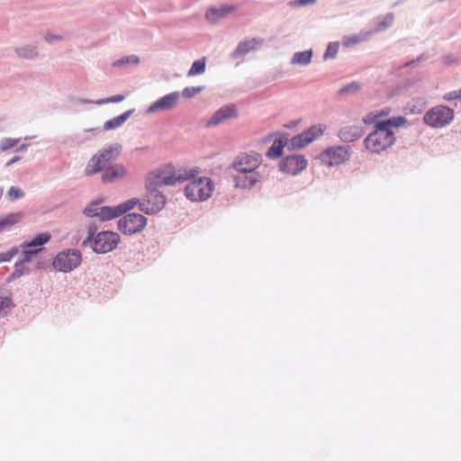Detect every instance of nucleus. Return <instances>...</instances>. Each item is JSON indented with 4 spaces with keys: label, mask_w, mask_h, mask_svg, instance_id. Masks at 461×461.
Here are the masks:
<instances>
[{
    "label": "nucleus",
    "mask_w": 461,
    "mask_h": 461,
    "mask_svg": "<svg viewBox=\"0 0 461 461\" xmlns=\"http://www.w3.org/2000/svg\"><path fill=\"white\" fill-rule=\"evenodd\" d=\"M378 118V115L375 112H371L369 113H367L364 118H363V122L364 123L366 124H372L374 122H375L376 119Z\"/></svg>",
    "instance_id": "a19ab883"
},
{
    "label": "nucleus",
    "mask_w": 461,
    "mask_h": 461,
    "mask_svg": "<svg viewBox=\"0 0 461 461\" xmlns=\"http://www.w3.org/2000/svg\"><path fill=\"white\" fill-rule=\"evenodd\" d=\"M237 7L234 5H221L220 7L210 8L206 12V19L211 23H217L220 20L227 17L229 14L234 13Z\"/></svg>",
    "instance_id": "6ab92c4d"
},
{
    "label": "nucleus",
    "mask_w": 461,
    "mask_h": 461,
    "mask_svg": "<svg viewBox=\"0 0 461 461\" xmlns=\"http://www.w3.org/2000/svg\"><path fill=\"white\" fill-rule=\"evenodd\" d=\"M348 157L347 146H330L321 154L320 159L323 164L332 167L343 163Z\"/></svg>",
    "instance_id": "f8f14e48"
},
{
    "label": "nucleus",
    "mask_w": 461,
    "mask_h": 461,
    "mask_svg": "<svg viewBox=\"0 0 461 461\" xmlns=\"http://www.w3.org/2000/svg\"><path fill=\"white\" fill-rule=\"evenodd\" d=\"M179 93L173 92L157 100L149 107V112L155 113L158 111H166L174 108L179 100Z\"/></svg>",
    "instance_id": "dca6fc26"
},
{
    "label": "nucleus",
    "mask_w": 461,
    "mask_h": 461,
    "mask_svg": "<svg viewBox=\"0 0 461 461\" xmlns=\"http://www.w3.org/2000/svg\"><path fill=\"white\" fill-rule=\"evenodd\" d=\"M339 51V43L338 42H330L328 45V48L324 53V59L335 58Z\"/></svg>",
    "instance_id": "72a5a7b5"
},
{
    "label": "nucleus",
    "mask_w": 461,
    "mask_h": 461,
    "mask_svg": "<svg viewBox=\"0 0 461 461\" xmlns=\"http://www.w3.org/2000/svg\"><path fill=\"white\" fill-rule=\"evenodd\" d=\"M205 71V58L195 60L191 68L189 69L187 75L188 77H194L196 75L203 74Z\"/></svg>",
    "instance_id": "c85d7f7f"
},
{
    "label": "nucleus",
    "mask_w": 461,
    "mask_h": 461,
    "mask_svg": "<svg viewBox=\"0 0 461 461\" xmlns=\"http://www.w3.org/2000/svg\"><path fill=\"white\" fill-rule=\"evenodd\" d=\"M386 147H387V146H383V147H382L381 149H379L371 150V151H372V152H380L381 150H384Z\"/></svg>",
    "instance_id": "8fccbe9b"
},
{
    "label": "nucleus",
    "mask_w": 461,
    "mask_h": 461,
    "mask_svg": "<svg viewBox=\"0 0 461 461\" xmlns=\"http://www.w3.org/2000/svg\"><path fill=\"white\" fill-rule=\"evenodd\" d=\"M140 203L141 199L132 197L116 206H113V219L118 218L121 215L130 212L131 210L134 209L137 205H139V208L140 209Z\"/></svg>",
    "instance_id": "4be33fe9"
},
{
    "label": "nucleus",
    "mask_w": 461,
    "mask_h": 461,
    "mask_svg": "<svg viewBox=\"0 0 461 461\" xmlns=\"http://www.w3.org/2000/svg\"><path fill=\"white\" fill-rule=\"evenodd\" d=\"M308 161L304 156L293 153L284 157L279 163L281 172L290 175H297L307 167Z\"/></svg>",
    "instance_id": "9b49d317"
},
{
    "label": "nucleus",
    "mask_w": 461,
    "mask_h": 461,
    "mask_svg": "<svg viewBox=\"0 0 461 461\" xmlns=\"http://www.w3.org/2000/svg\"><path fill=\"white\" fill-rule=\"evenodd\" d=\"M20 159H21V157H19V156L13 157L9 161L6 162V167H10L11 165L19 161Z\"/></svg>",
    "instance_id": "de8ad7c7"
},
{
    "label": "nucleus",
    "mask_w": 461,
    "mask_h": 461,
    "mask_svg": "<svg viewBox=\"0 0 461 461\" xmlns=\"http://www.w3.org/2000/svg\"><path fill=\"white\" fill-rule=\"evenodd\" d=\"M119 152L120 150L117 148L110 146L108 149L93 156L86 167V175L95 174L103 170L112 159L117 157Z\"/></svg>",
    "instance_id": "6e6552de"
},
{
    "label": "nucleus",
    "mask_w": 461,
    "mask_h": 461,
    "mask_svg": "<svg viewBox=\"0 0 461 461\" xmlns=\"http://www.w3.org/2000/svg\"><path fill=\"white\" fill-rule=\"evenodd\" d=\"M455 118V112L452 108L439 104L429 109L424 116L423 122L431 128H443L450 124Z\"/></svg>",
    "instance_id": "7ed1b4c3"
},
{
    "label": "nucleus",
    "mask_w": 461,
    "mask_h": 461,
    "mask_svg": "<svg viewBox=\"0 0 461 461\" xmlns=\"http://www.w3.org/2000/svg\"><path fill=\"white\" fill-rule=\"evenodd\" d=\"M264 141L272 142L273 144H287V139L280 132H274L267 135Z\"/></svg>",
    "instance_id": "c756f323"
},
{
    "label": "nucleus",
    "mask_w": 461,
    "mask_h": 461,
    "mask_svg": "<svg viewBox=\"0 0 461 461\" xmlns=\"http://www.w3.org/2000/svg\"><path fill=\"white\" fill-rule=\"evenodd\" d=\"M9 201L13 202L16 199L23 198L24 196V192L16 186H11L6 194Z\"/></svg>",
    "instance_id": "2f4dec72"
},
{
    "label": "nucleus",
    "mask_w": 461,
    "mask_h": 461,
    "mask_svg": "<svg viewBox=\"0 0 461 461\" xmlns=\"http://www.w3.org/2000/svg\"><path fill=\"white\" fill-rule=\"evenodd\" d=\"M202 91L201 86H191L184 88L182 95L185 98H192Z\"/></svg>",
    "instance_id": "e433bc0d"
},
{
    "label": "nucleus",
    "mask_w": 461,
    "mask_h": 461,
    "mask_svg": "<svg viewBox=\"0 0 461 461\" xmlns=\"http://www.w3.org/2000/svg\"><path fill=\"white\" fill-rule=\"evenodd\" d=\"M264 41L262 39H248L240 41L233 52L234 57H239L247 54L249 51L256 50L262 45Z\"/></svg>",
    "instance_id": "412c9836"
},
{
    "label": "nucleus",
    "mask_w": 461,
    "mask_h": 461,
    "mask_svg": "<svg viewBox=\"0 0 461 461\" xmlns=\"http://www.w3.org/2000/svg\"><path fill=\"white\" fill-rule=\"evenodd\" d=\"M260 179L258 172H238L234 176L235 187L241 189L252 188Z\"/></svg>",
    "instance_id": "a211bd4d"
},
{
    "label": "nucleus",
    "mask_w": 461,
    "mask_h": 461,
    "mask_svg": "<svg viewBox=\"0 0 461 461\" xmlns=\"http://www.w3.org/2000/svg\"><path fill=\"white\" fill-rule=\"evenodd\" d=\"M44 38L48 42H51L54 40H61L62 39V37L59 35H53L50 33L46 34Z\"/></svg>",
    "instance_id": "37998d69"
},
{
    "label": "nucleus",
    "mask_w": 461,
    "mask_h": 461,
    "mask_svg": "<svg viewBox=\"0 0 461 461\" xmlns=\"http://www.w3.org/2000/svg\"><path fill=\"white\" fill-rule=\"evenodd\" d=\"M362 40L357 35L348 36L344 39L343 45L346 47H351L359 43Z\"/></svg>",
    "instance_id": "ea45409f"
},
{
    "label": "nucleus",
    "mask_w": 461,
    "mask_h": 461,
    "mask_svg": "<svg viewBox=\"0 0 461 461\" xmlns=\"http://www.w3.org/2000/svg\"><path fill=\"white\" fill-rule=\"evenodd\" d=\"M238 113L234 105L223 106L216 111L211 119L206 122L207 127L216 126L229 118L237 117Z\"/></svg>",
    "instance_id": "f3484780"
},
{
    "label": "nucleus",
    "mask_w": 461,
    "mask_h": 461,
    "mask_svg": "<svg viewBox=\"0 0 461 461\" xmlns=\"http://www.w3.org/2000/svg\"><path fill=\"white\" fill-rule=\"evenodd\" d=\"M260 165V160L258 155L242 154L238 156L233 163L232 167L237 172H257L256 169Z\"/></svg>",
    "instance_id": "ddd939ff"
},
{
    "label": "nucleus",
    "mask_w": 461,
    "mask_h": 461,
    "mask_svg": "<svg viewBox=\"0 0 461 461\" xmlns=\"http://www.w3.org/2000/svg\"><path fill=\"white\" fill-rule=\"evenodd\" d=\"M17 53L19 56L26 59H32L37 57L38 55V51L35 47L20 48L19 50H17Z\"/></svg>",
    "instance_id": "7c9ffc66"
},
{
    "label": "nucleus",
    "mask_w": 461,
    "mask_h": 461,
    "mask_svg": "<svg viewBox=\"0 0 461 461\" xmlns=\"http://www.w3.org/2000/svg\"><path fill=\"white\" fill-rule=\"evenodd\" d=\"M326 131V125L315 124L292 139V144H310L315 141Z\"/></svg>",
    "instance_id": "2eb2a0df"
},
{
    "label": "nucleus",
    "mask_w": 461,
    "mask_h": 461,
    "mask_svg": "<svg viewBox=\"0 0 461 461\" xmlns=\"http://www.w3.org/2000/svg\"><path fill=\"white\" fill-rule=\"evenodd\" d=\"M286 146H271L267 152V156L271 158H276L285 154L284 149Z\"/></svg>",
    "instance_id": "473e14b6"
},
{
    "label": "nucleus",
    "mask_w": 461,
    "mask_h": 461,
    "mask_svg": "<svg viewBox=\"0 0 461 461\" xmlns=\"http://www.w3.org/2000/svg\"><path fill=\"white\" fill-rule=\"evenodd\" d=\"M140 61L139 58L135 55H131L129 57H125L120 60H117L113 63V66H122L125 64L132 63V64H138Z\"/></svg>",
    "instance_id": "4c0bfd02"
},
{
    "label": "nucleus",
    "mask_w": 461,
    "mask_h": 461,
    "mask_svg": "<svg viewBox=\"0 0 461 461\" xmlns=\"http://www.w3.org/2000/svg\"><path fill=\"white\" fill-rule=\"evenodd\" d=\"M82 261V254L78 249H64L57 254L52 262L55 270L68 273L77 268Z\"/></svg>",
    "instance_id": "39448f33"
},
{
    "label": "nucleus",
    "mask_w": 461,
    "mask_h": 461,
    "mask_svg": "<svg viewBox=\"0 0 461 461\" xmlns=\"http://www.w3.org/2000/svg\"><path fill=\"white\" fill-rule=\"evenodd\" d=\"M213 182L209 177H199L188 183L185 188V196L193 202H203L211 197Z\"/></svg>",
    "instance_id": "20e7f679"
},
{
    "label": "nucleus",
    "mask_w": 461,
    "mask_h": 461,
    "mask_svg": "<svg viewBox=\"0 0 461 461\" xmlns=\"http://www.w3.org/2000/svg\"><path fill=\"white\" fill-rule=\"evenodd\" d=\"M31 272L30 267L25 266V262L19 260L14 265V270L10 276L9 279H16L24 275H29Z\"/></svg>",
    "instance_id": "bb28decb"
},
{
    "label": "nucleus",
    "mask_w": 461,
    "mask_h": 461,
    "mask_svg": "<svg viewBox=\"0 0 461 461\" xmlns=\"http://www.w3.org/2000/svg\"><path fill=\"white\" fill-rule=\"evenodd\" d=\"M312 55V53L311 50L295 52L292 59V63L299 65H308L311 62Z\"/></svg>",
    "instance_id": "a878e982"
},
{
    "label": "nucleus",
    "mask_w": 461,
    "mask_h": 461,
    "mask_svg": "<svg viewBox=\"0 0 461 461\" xmlns=\"http://www.w3.org/2000/svg\"><path fill=\"white\" fill-rule=\"evenodd\" d=\"M19 249L14 248L6 252L0 254V262H7L10 261L15 255H17Z\"/></svg>",
    "instance_id": "58836bf2"
},
{
    "label": "nucleus",
    "mask_w": 461,
    "mask_h": 461,
    "mask_svg": "<svg viewBox=\"0 0 461 461\" xmlns=\"http://www.w3.org/2000/svg\"><path fill=\"white\" fill-rule=\"evenodd\" d=\"M122 100H124V96L119 95H114V96L108 98L107 102L119 103V102H122Z\"/></svg>",
    "instance_id": "c03bdc74"
},
{
    "label": "nucleus",
    "mask_w": 461,
    "mask_h": 461,
    "mask_svg": "<svg viewBox=\"0 0 461 461\" xmlns=\"http://www.w3.org/2000/svg\"><path fill=\"white\" fill-rule=\"evenodd\" d=\"M10 147H11V146H9V145L3 146V149H3V150H6V149H7L8 148H10Z\"/></svg>",
    "instance_id": "3c124183"
},
{
    "label": "nucleus",
    "mask_w": 461,
    "mask_h": 461,
    "mask_svg": "<svg viewBox=\"0 0 461 461\" xmlns=\"http://www.w3.org/2000/svg\"><path fill=\"white\" fill-rule=\"evenodd\" d=\"M131 113V111L125 112L124 113L114 117L113 119L107 121L104 124V130H111L117 127H120L122 124H123L126 120L129 118L130 114Z\"/></svg>",
    "instance_id": "393cba45"
},
{
    "label": "nucleus",
    "mask_w": 461,
    "mask_h": 461,
    "mask_svg": "<svg viewBox=\"0 0 461 461\" xmlns=\"http://www.w3.org/2000/svg\"><path fill=\"white\" fill-rule=\"evenodd\" d=\"M167 203L166 196L147 185V194L141 199L140 211L146 214H155L161 211Z\"/></svg>",
    "instance_id": "0eeeda50"
},
{
    "label": "nucleus",
    "mask_w": 461,
    "mask_h": 461,
    "mask_svg": "<svg viewBox=\"0 0 461 461\" xmlns=\"http://www.w3.org/2000/svg\"><path fill=\"white\" fill-rule=\"evenodd\" d=\"M360 89V85L357 82H352L345 86H343L340 90V94H353L357 92Z\"/></svg>",
    "instance_id": "f704fd0d"
},
{
    "label": "nucleus",
    "mask_w": 461,
    "mask_h": 461,
    "mask_svg": "<svg viewBox=\"0 0 461 461\" xmlns=\"http://www.w3.org/2000/svg\"><path fill=\"white\" fill-rule=\"evenodd\" d=\"M200 173L198 167H193L189 169H176L172 172H162L157 177L155 185H175L178 183H184L185 181L192 180Z\"/></svg>",
    "instance_id": "423d86ee"
},
{
    "label": "nucleus",
    "mask_w": 461,
    "mask_h": 461,
    "mask_svg": "<svg viewBox=\"0 0 461 461\" xmlns=\"http://www.w3.org/2000/svg\"><path fill=\"white\" fill-rule=\"evenodd\" d=\"M408 120L403 116H396L377 122L375 130L365 139L366 144H393L396 140L393 129L406 128Z\"/></svg>",
    "instance_id": "f257e3e1"
},
{
    "label": "nucleus",
    "mask_w": 461,
    "mask_h": 461,
    "mask_svg": "<svg viewBox=\"0 0 461 461\" xmlns=\"http://www.w3.org/2000/svg\"><path fill=\"white\" fill-rule=\"evenodd\" d=\"M390 113H391V108L385 107L383 110H381L380 112H377L376 113L379 118V117H385V116L389 115Z\"/></svg>",
    "instance_id": "a18cd8bd"
},
{
    "label": "nucleus",
    "mask_w": 461,
    "mask_h": 461,
    "mask_svg": "<svg viewBox=\"0 0 461 461\" xmlns=\"http://www.w3.org/2000/svg\"><path fill=\"white\" fill-rule=\"evenodd\" d=\"M147 218L140 213H128L118 221V229L123 234L132 235L141 231L147 225Z\"/></svg>",
    "instance_id": "1a4fd4ad"
},
{
    "label": "nucleus",
    "mask_w": 461,
    "mask_h": 461,
    "mask_svg": "<svg viewBox=\"0 0 461 461\" xmlns=\"http://www.w3.org/2000/svg\"><path fill=\"white\" fill-rule=\"evenodd\" d=\"M443 100L447 102H451L454 100L461 101V88L446 93L443 95Z\"/></svg>",
    "instance_id": "c9c22d12"
},
{
    "label": "nucleus",
    "mask_w": 461,
    "mask_h": 461,
    "mask_svg": "<svg viewBox=\"0 0 461 461\" xmlns=\"http://www.w3.org/2000/svg\"><path fill=\"white\" fill-rule=\"evenodd\" d=\"M316 0H294L289 3V5L293 7H297L300 5H306L310 4H314Z\"/></svg>",
    "instance_id": "79ce46f5"
},
{
    "label": "nucleus",
    "mask_w": 461,
    "mask_h": 461,
    "mask_svg": "<svg viewBox=\"0 0 461 461\" xmlns=\"http://www.w3.org/2000/svg\"><path fill=\"white\" fill-rule=\"evenodd\" d=\"M23 219L22 212H13L5 215L4 218L0 219V233L7 230L10 227L18 223Z\"/></svg>",
    "instance_id": "b1692460"
},
{
    "label": "nucleus",
    "mask_w": 461,
    "mask_h": 461,
    "mask_svg": "<svg viewBox=\"0 0 461 461\" xmlns=\"http://www.w3.org/2000/svg\"><path fill=\"white\" fill-rule=\"evenodd\" d=\"M362 136V131L356 126H347L340 130L339 137L344 142H354Z\"/></svg>",
    "instance_id": "5701e85b"
},
{
    "label": "nucleus",
    "mask_w": 461,
    "mask_h": 461,
    "mask_svg": "<svg viewBox=\"0 0 461 461\" xmlns=\"http://www.w3.org/2000/svg\"><path fill=\"white\" fill-rule=\"evenodd\" d=\"M50 237V234L48 232L40 233L31 241L23 243L21 245L23 252L22 258L20 260L25 263L30 262L39 252L42 250V245L49 242Z\"/></svg>",
    "instance_id": "9d476101"
},
{
    "label": "nucleus",
    "mask_w": 461,
    "mask_h": 461,
    "mask_svg": "<svg viewBox=\"0 0 461 461\" xmlns=\"http://www.w3.org/2000/svg\"><path fill=\"white\" fill-rule=\"evenodd\" d=\"M87 217H96L100 221H110L113 219V206H102L100 201L90 203L84 210Z\"/></svg>",
    "instance_id": "4468645a"
},
{
    "label": "nucleus",
    "mask_w": 461,
    "mask_h": 461,
    "mask_svg": "<svg viewBox=\"0 0 461 461\" xmlns=\"http://www.w3.org/2000/svg\"><path fill=\"white\" fill-rule=\"evenodd\" d=\"M300 122H301V120L292 121V122L285 124V127L288 128V129L295 128L300 123Z\"/></svg>",
    "instance_id": "49530a36"
},
{
    "label": "nucleus",
    "mask_w": 461,
    "mask_h": 461,
    "mask_svg": "<svg viewBox=\"0 0 461 461\" xmlns=\"http://www.w3.org/2000/svg\"><path fill=\"white\" fill-rule=\"evenodd\" d=\"M128 176L126 168L122 165H114L102 175L104 183H112L125 178Z\"/></svg>",
    "instance_id": "aec40b11"
},
{
    "label": "nucleus",
    "mask_w": 461,
    "mask_h": 461,
    "mask_svg": "<svg viewBox=\"0 0 461 461\" xmlns=\"http://www.w3.org/2000/svg\"><path fill=\"white\" fill-rule=\"evenodd\" d=\"M26 146H19L14 151L17 153H21L25 150Z\"/></svg>",
    "instance_id": "09e8293b"
},
{
    "label": "nucleus",
    "mask_w": 461,
    "mask_h": 461,
    "mask_svg": "<svg viewBox=\"0 0 461 461\" xmlns=\"http://www.w3.org/2000/svg\"><path fill=\"white\" fill-rule=\"evenodd\" d=\"M14 307L13 301L9 296H0V318L6 316Z\"/></svg>",
    "instance_id": "cd10ccee"
},
{
    "label": "nucleus",
    "mask_w": 461,
    "mask_h": 461,
    "mask_svg": "<svg viewBox=\"0 0 461 461\" xmlns=\"http://www.w3.org/2000/svg\"><path fill=\"white\" fill-rule=\"evenodd\" d=\"M120 241L121 238L117 232L104 230L95 234L92 230H89L83 245L89 246L95 253L104 254L117 248Z\"/></svg>",
    "instance_id": "f03ea898"
}]
</instances>
